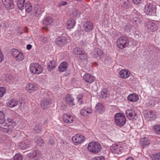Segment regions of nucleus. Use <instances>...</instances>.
Returning <instances> with one entry per match:
<instances>
[{"mask_svg":"<svg viewBox=\"0 0 160 160\" xmlns=\"http://www.w3.org/2000/svg\"><path fill=\"white\" fill-rule=\"evenodd\" d=\"M87 148L90 152L96 154L99 152L101 151L102 147V145L99 142L92 141L89 143Z\"/></svg>","mask_w":160,"mask_h":160,"instance_id":"1","label":"nucleus"},{"mask_svg":"<svg viewBox=\"0 0 160 160\" xmlns=\"http://www.w3.org/2000/svg\"><path fill=\"white\" fill-rule=\"evenodd\" d=\"M114 120L116 124L120 127L123 126L126 122V118L124 115L121 113H116L114 115Z\"/></svg>","mask_w":160,"mask_h":160,"instance_id":"2","label":"nucleus"},{"mask_svg":"<svg viewBox=\"0 0 160 160\" xmlns=\"http://www.w3.org/2000/svg\"><path fill=\"white\" fill-rule=\"evenodd\" d=\"M129 44L128 38L124 36L119 37L117 40V45L120 49H123L127 47Z\"/></svg>","mask_w":160,"mask_h":160,"instance_id":"3","label":"nucleus"},{"mask_svg":"<svg viewBox=\"0 0 160 160\" xmlns=\"http://www.w3.org/2000/svg\"><path fill=\"white\" fill-rule=\"evenodd\" d=\"M74 54L76 55L78 58L81 60H87L88 59L87 54L82 48L77 47L73 49Z\"/></svg>","mask_w":160,"mask_h":160,"instance_id":"4","label":"nucleus"},{"mask_svg":"<svg viewBox=\"0 0 160 160\" xmlns=\"http://www.w3.org/2000/svg\"><path fill=\"white\" fill-rule=\"evenodd\" d=\"M30 69L32 72L36 74H39L43 71L42 67L37 63H31L30 65Z\"/></svg>","mask_w":160,"mask_h":160,"instance_id":"5","label":"nucleus"},{"mask_svg":"<svg viewBox=\"0 0 160 160\" xmlns=\"http://www.w3.org/2000/svg\"><path fill=\"white\" fill-rule=\"evenodd\" d=\"M28 156L32 160H40L42 154L38 150H34L31 151L28 155Z\"/></svg>","mask_w":160,"mask_h":160,"instance_id":"6","label":"nucleus"},{"mask_svg":"<svg viewBox=\"0 0 160 160\" xmlns=\"http://www.w3.org/2000/svg\"><path fill=\"white\" fill-rule=\"evenodd\" d=\"M85 138L82 135L80 134H76L72 138V141L75 145H79L83 143Z\"/></svg>","mask_w":160,"mask_h":160,"instance_id":"7","label":"nucleus"},{"mask_svg":"<svg viewBox=\"0 0 160 160\" xmlns=\"http://www.w3.org/2000/svg\"><path fill=\"white\" fill-rule=\"evenodd\" d=\"M83 28V30L85 32H90L93 28V24L92 22L88 21L84 22Z\"/></svg>","mask_w":160,"mask_h":160,"instance_id":"8","label":"nucleus"},{"mask_svg":"<svg viewBox=\"0 0 160 160\" xmlns=\"http://www.w3.org/2000/svg\"><path fill=\"white\" fill-rule=\"evenodd\" d=\"M67 42V41L66 37L63 36L58 37L55 40V43L59 46H63L65 45Z\"/></svg>","mask_w":160,"mask_h":160,"instance_id":"9","label":"nucleus"},{"mask_svg":"<svg viewBox=\"0 0 160 160\" xmlns=\"http://www.w3.org/2000/svg\"><path fill=\"white\" fill-rule=\"evenodd\" d=\"M62 118L64 122L69 124L72 123L74 120V117L73 116L67 113H64Z\"/></svg>","mask_w":160,"mask_h":160,"instance_id":"10","label":"nucleus"},{"mask_svg":"<svg viewBox=\"0 0 160 160\" xmlns=\"http://www.w3.org/2000/svg\"><path fill=\"white\" fill-rule=\"evenodd\" d=\"M154 9L152 3H148L145 6V12L147 15H152L154 13Z\"/></svg>","mask_w":160,"mask_h":160,"instance_id":"11","label":"nucleus"},{"mask_svg":"<svg viewBox=\"0 0 160 160\" xmlns=\"http://www.w3.org/2000/svg\"><path fill=\"white\" fill-rule=\"evenodd\" d=\"M110 150L114 154H119L121 153L122 148L119 145L114 144L111 146Z\"/></svg>","mask_w":160,"mask_h":160,"instance_id":"12","label":"nucleus"},{"mask_svg":"<svg viewBox=\"0 0 160 160\" xmlns=\"http://www.w3.org/2000/svg\"><path fill=\"white\" fill-rule=\"evenodd\" d=\"M93 57L98 59H102L104 57V53L102 51L98 48H96L93 52Z\"/></svg>","mask_w":160,"mask_h":160,"instance_id":"13","label":"nucleus"},{"mask_svg":"<svg viewBox=\"0 0 160 160\" xmlns=\"http://www.w3.org/2000/svg\"><path fill=\"white\" fill-rule=\"evenodd\" d=\"M92 112L91 107H85L81 109L80 113L83 116L87 117L92 114Z\"/></svg>","mask_w":160,"mask_h":160,"instance_id":"14","label":"nucleus"},{"mask_svg":"<svg viewBox=\"0 0 160 160\" xmlns=\"http://www.w3.org/2000/svg\"><path fill=\"white\" fill-rule=\"evenodd\" d=\"M1 130L7 133L11 134L12 137H18V134L20 133L19 131L17 130H13L11 129H8L5 128H2Z\"/></svg>","mask_w":160,"mask_h":160,"instance_id":"15","label":"nucleus"},{"mask_svg":"<svg viewBox=\"0 0 160 160\" xmlns=\"http://www.w3.org/2000/svg\"><path fill=\"white\" fill-rule=\"evenodd\" d=\"M126 113L128 118L130 120H133L137 118V114L135 111L132 110H127Z\"/></svg>","mask_w":160,"mask_h":160,"instance_id":"16","label":"nucleus"},{"mask_svg":"<svg viewBox=\"0 0 160 160\" xmlns=\"http://www.w3.org/2000/svg\"><path fill=\"white\" fill-rule=\"evenodd\" d=\"M43 22L44 25L43 28L47 29L48 27L51 26L53 24L52 18L50 17H48L45 18L43 20Z\"/></svg>","mask_w":160,"mask_h":160,"instance_id":"17","label":"nucleus"},{"mask_svg":"<svg viewBox=\"0 0 160 160\" xmlns=\"http://www.w3.org/2000/svg\"><path fill=\"white\" fill-rule=\"evenodd\" d=\"M146 25L147 28L149 32H152L157 30L156 25L152 22H147Z\"/></svg>","mask_w":160,"mask_h":160,"instance_id":"18","label":"nucleus"},{"mask_svg":"<svg viewBox=\"0 0 160 160\" xmlns=\"http://www.w3.org/2000/svg\"><path fill=\"white\" fill-rule=\"evenodd\" d=\"M105 108L103 105L100 103L97 104L95 107V111L98 113L102 114L104 112Z\"/></svg>","mask_w":160,"mask_h":160,"instance_id":"19","label":"nucleus"},{"mask_svg":"<svg viewBox=\"0 0 160 160\" xmlns=\"http://www.w3.org/2000/svg\"><path fill=\"white\" fill-rule=\"evenodd\" d=\"M26 90L29 93H32L37 90V86L34 84L29 83L26 87Z\"/></svg>","mask_w":160,"mask_h":160,"instance_id":"20","label":"nucleus"},{"mask_svg":"<svg viewBox=\"0 0 160 160\" xmlns=\"http://www.w3.org/2000/svg\"><path fill=\"white\" fill-rule=\"evenodd\" d=\"M2 2L7 9H11L14 8V4L12 0H2Z\"/></svg>","mask_w":160,"mask_h":160,"instance_id":"21","label":"nucleus"},{"mask_svg":"<svg viewBox=\"0 0 160 160\" xmlns=\"http://www.w3.org/2000/svg\"><path fill=\"white\" fill-rule=\"evenodd\" d=\"M119 74V76L121 78L126 79L130 76V73L128 70L123 69L120 71Z\"/></svg>","mask_w":160,"mask_h":160,"instance_id":"22","label":"nucleus"},{"mask_svg":"<svg viewBox=\"0 0 160 160\" xmlns=\"http://www.w3.org/2000/svg\"><path fill=\"white\" fill-rule=\"evenodd\" d=\"M83 78L85 82L88 83H92L94 80V77L92 75L88 73L85 74Z\"/></svg>","mask_w":160,"mask_h":160,"instance_id":"23","label":"nucleus"},{"mask_svg":"<svg viewBox=\"0 0 160 160\" xmlns=\"http://www.w3.org/2000/svg\"><path fill=\"white\" fill-rule=\"evenodd\" d=\"M145 117L148 120H152L156 118V115L154 112L149 110L145 115Z\"/></svg>","mask_w":160,"mask_h":160,"instance_id":"24","label":"nucleus"},{"mask_svg":"<svg viewBox=\"0 0 160 160\" xmlns=\"http://www.w3.org/2000/svg\"><path fill=\"white\" fill-rule=\"evenodd\" d=\"M30 143L29 140L25 142H22L19 143V147L22 150H25L30 147Z\"/></svg>","mask_w":160,"mask_h":160,"instance_id":"25","label":"nucleus"},{"mask_svg":"<svg viewBox=\"0 0 160 160\" xmlns=\"http://www.w3.org/2000/svg\"><path fill=\"white\" fill-rule=\"evenodd\" d=\"M75 20L74 18L70 19L67 21V27L69 29L72 28L75 26Z\"/></svg>","mask_w":160,"mask_h":160,"instance_id":"26","label":"nucleus"},{"mask_svg":"<svg viewBox=\"0 0 160 160\" xmlns=\"http://www.w3.org/2000/svg\"><path fill=\"white\" fill-rule=\"evenodd\" d=\"M68 66L67 63L65 62H63L61 63L59 65L58 70L60 72H64L66 70Z\"/></svg>","mask_w":160,"mask_h":160,"instance_id":"27","label":"nucleus"},{"mask_svg":"<svg viewBox=\"0 0 160 160\" xmlns=\"http://www.w3.org/2000/svg\"><path fill=\"white\" fill-rule=\"evenodd\" d=\"M24 9L26 12L28 13L32 11V4L29 1H27V2L26 4Z\"/></svg>","mask_w":160,"mask_h":160,"instance_id":"28","label":"nucleus"},{"mask_svg":"<svg viewBox=\"0 0 160 160\" xmlns=\"http://www.w3.org/2000/svg\"><path fill=\"white\" fill-rule=\"evenodd\" d=\"M16 125V123L13 120L10 118L8 119L6 121L5 124L4 125L7 127L11 126L12 127H14Z\"/></svg>","mask_w":160,"mask_h":160,"instance_id":"29","label":"nucleus"},{"mask_svg":"<svg viewBox=\"0 0 160 160\" xmlns=\"http://www.w3.org/2000/svg\"><path fill=\"white\" fill-rule=\"evenodd\" d=\"M56 67L55 61L53 60L50 61L48 64L47 68L49 70L54 69Z\"/></svg>","mask_w":160,"mask_h":160,"instance_id":"30","label":"nucleus"},{"mask_svg":"<svg viewBox=\"0 0 160 160\" xmlns=\"http://www.w3.org/2000/svg\"><path fill=\"white\" fill-rule=\"evenodd\" d=\"M18 104L17 101H8L7 103V106L10 108L16 106Z\"/></svg>","mask_w":160,"mask_h":160,"instance_id":"31","label":"nucleus"},{"mask_svg":"<svg viewBox=\"0 0 160 160\" xmlns=\"http://www.w3.org/2000/svg\"><path fill=\"white\" fill-rule=\"evenodd\" d=\"M128 100H138L139 97L135 93L129 94L127 97Z\"/></svg>","mask_w":160,"mask_h":160,"instance_id":"32","label":"nucleus"},{"mask_svg":"<svg viewBox=\"0 0 160 160\" xmlns=\"http://www.w3.org/2000/svg\"><path fill=\"white\" fill-rule=\"evenodd\" d=\"M138 14V12L137 11L134 10L133 12L131 14V16H132V19L133 21L136 22L138 20L139 16Z\"/></svg>","mask_w":160,"mask_h":160,"instance_id":"33","label":"nucleus"},{"mask_svg":"<svg viewBox=\"0 0 160 160\" xmlns=\"http://www.w3.org/2000/svg\"><path fill=\"white\" fill-rule=\"evenodd\" d=\"M35 142L40 146H42L44 143V140L40 137H37L35 138Z\"/></svg>","mask_w":160,"mask_h":160,"instance_id":"34","label":"nucleus"},{"mask_svg":"<svg viewBox=\"0 0 160 160\" xmlns=\"http://www.w3.org/2000/svg\"><path fill=\"white\" fill-rule=\"evenodd\" d=\"M25 2V0H18L17 5L18 8L20 10H22L24 9V7L23 6V4Z\"/></svg>","mask_w":160,"mask_h":160,"instance_id":"35","label":"nucleus"},{"mask_svg":"<svg viewBox=\"0 0 160 160\" xmlns=\"http://www.w3.org/2000/svg\"><path fill=\"white\" fill-rule=\"evenodd\" d=\"M15 58L17 61H20L23 60L24 58V57L23 54L20 52Z\"/></svg>","mask_w":160,"mask_h":160,"instance_id":"36","label":"nucleus"},{"mask_svg":"<svg viewBox=\"0 0 160 160\" xmlns=\"http://www.w3.org/2000/svg\"><path fill=\"white\" fill-rule=\"evenodd\" d=\"M108 93L106 89H103L101 91V95L102 98L103 99H105L108 96Z\"/></svg>","mask_w":160,"mask_h":160,"instance_id":"37","label":"nucleus"},{"mask_svg":"<svg viewBox=\"0 0 160 160\" xmlns=\"http://www.w3.org/2000/svg\"><path fill=\"white\" fill-rule=\"evenodd\" d=\"M153 128L156 133L160 134V125H154Z\"/></svg>","mask_w":160,"mask_h":160,"instance_id":"38","label":"nucleus"},{"mask_svg":"<svg viewBox=\"0 0 160 160\" xmlns=\"http://www.w3.org/2000/svg\"><path fill=\"white\" fill-rule=\"evenodd\" d=\"M5 121V115L2 111H0V123L2 124Z\"/></svg>","mask_w":160,"mask_h":160,"instance_id":"39","label":"nucleus"},{"mask_svg":"<svg viewBox=\"0 0 160 160\" xmlns=\"http://www.w3.org/2000/svg\"><path fill=\"white\" fill-rule=\"evenodd\" d=\"M141 143L143 146L148 145L150 144V141L147 138L142 139L141 141Z\"/></svg>","mask_w":160,"mask_h":160,"instance_id":"40","label":"nucleus"},{"mask_svg":"<svg viewBox=\"0 0 160 160\" xmlns=\"http://www.w3.org/2000/svg\"><path fill=\"white\" fill-rule=\"evenodd\" d=\"M11 52L12 53V55L15 58L20 53V52L18 50L16 49H12L11 50Z\"/></svg>","mask_w":160,"mask_h":160,"instance_id":"41","label":"nucleus"},{"mask_svg":"<svg viewBox=\"0 0 160 160\" xmlns=\"http://www.w3.org/2000/svg\"><path fill=\"white\" fill-rule=\"evenodd\" d=\"M34 11L35 12V14L36 15H39L42 12L41 10V8H40L39 6L38 5L37 6V7H36L34 8Z\"/></svg>","mask_w":160,"mask_h":160,"instance_id":"42","label":"nucleus"},{"mask_svg":"<svg viewBox=\"0 0 160 160\" xmlns=\"http://www.w3.org/2000/svg\"><path fill=\"white\" fill-rule=\"evenodd\" d=\"M49 103L48 101H42L41 104V106L43 109L47 108Z\"/></svg>","mask_w":160,"mask_h":160,"instance_id":"43","label":"nucleus"},{"mask_svg":"<svg viewBox=\"0 0 160 160\" xmlns=\"http://www.w3.org/2000/svg\"><path fill=\"white\" fill-rule=\"evenodd\" d=\"M6 92V89L3 87H0V98L2 97Z\"/></svg>","mask_w":160,"mask_h":160,"instance_id":"44","label":"nucleus"},{"mask_svg":"<svg viewBox=\"0 0 160 160\" xmlns=\"http://www.w3.org/2000/svg\"><path fill=\"white\" fill-rule=\"evenodd\" d=\"M22 156L20 154H16L14 157V160H22Z\"/></svg>","mask_w":160,"mask_h":160,"instance_id":"45","label":"nucleus"},{"mask_svg":"<svg viewBox=\"0 0 160 160\" xmlns=\"http://www.w3.org/2000/svg\"><path fill=\"white\" fill-rule=\"evenodd\" d=\"M34 129L36 132H39L41 130L42 128L39 125H36Z\"/></svg>","mask_w":160,"mask_h":160,"instance_id":"46","label":"nucleus"},{"mask_svg":"<svg viewBox=\"0 0 160 160\" xmlns=\"http://www.w3.org/2000/svg\"><path fill=\"white\" fill-rule=\"evenodd\" d=\"M120 146H121V147L122 148V149H126L128 148V145L127 143H126L124 142H123L121 143V144L120 145Z\"/></svg>","mask_w":160,"mask_h":160,"instance_id":"47","label":"nucleus"},{"mask_svg":"<svg viewBox=\"0 0 160 160\" xmlns=\"http://www.w3.org/2000/svg\"><path fill=\"white\" fill-rule=\"evenodd\" d=\"M78 11L76 9L74 10L72 12V16L73 18H75L76 17H78Z\"/></svg>","mask_w":160,"mask_h":160,"instance_id":"48","label":"nucleus"},{"mask_svg":"<svg viewBox=\"0 0 160 160\" xmlns=\"http://www.w3.org/2000/svg\"><path fill=\"white\" fill-rule=\"evenodd\" d=\"M153 160H160V153L155 154L153 158Z\"/></svg>","mask_w":160,"mask_h":160,"instance_id":"49","label":"nucleus"},{"mask_svg":"<svg viewBox=\"0 0 160 160\" xmlns=\"http://www.w3.org/2000/svg\"><path fill=\"white\" fill-rule=\"evenodd\" d=\"M92 160H105V158L102 156H97L94 157Z\"/></svg>","mask_w":160,"mask_h":160,"instance_id":"50","label":"nucleus"},{"mask_svg":"<svg viewBox=\"0 0 160 160\" xmlns=\"http://www.w3.org/2000/svg\"><path fill=\"white\" fill-rule=\"evenodd\" d=\"M146 103L147 105L149 106H152L154 105L153 101H146Z\"/></svg>","mask_w":160,"mask_h":160,"instance_id":"51","label":"nucleus"},{"mask_svg":"<svg viewBox=\"0 0 160 160\" xmlns=\"http://www.w3.org/2000/svg\"><path fill=\"white\" fill-rule=\"evenodd\" d=\"M65 98L67 100H73L72 98V96L69 94H67Z\"/></svg>","mask_w":160,"mask_h":160,"instance_id":"52","label":"nucleus"},{"mask_svg":"<svg viewBox=\"0 0 160 160\" xmlns=\"http://www.w3.org/2000/svg\"><path fill=\"white\" fill-rule=\"evenodd\" d=\"M67 2L66 1H61L59 2L58 6L59 7L65 6L67 4Z\"/></svg>","mask_w":160,"mask_h":160,"instance_id":"53","label":"nucleus"},{"mask_svg":"<svg viewBox=\"0 0 160 160\" xmlns=\"http://www.w3.org/2000/svg\"><path fill=\"white\" fill-rule=\"evenodd\" d=\"M73 101H68L67 102V103L70 106H72L74 105Z\"/></svg>","mask_w":160,"mask_h":160,"instance_id":"54","label":"nucleus"},{"mask_svg":"<svg viewBox=\"0 0 160 160\" xmlns=\"http://www.w3.org/2000/svg\"><path fill=\"white\" fill-rule=\"evenodd\" d=\"M142 0H132L133 2L136 4H140Z\"/></svg>","mask_w":160,"mask_h":160,"instance_id":"55","label":"nucleus"},{"mask_svg":"<svg viewBox=\"0 0 160 160\" xmlns=\"http://www.w3.org/2000/svg\"><path fill=\"white\" fill-rule=\"evenodd\" d=\"M3 55L1 51L0 50V63H1L3 60Z\"/></svg>","mask_w":160,"mask_h":160,"instance_id":"56","label":"nucleus"},{"mask_svg":"<svg viewBox=\"0 0 160 160\" xmlns=\"http://www.w3.org/2000/svg\"><path fill=\"white\" fill-rule=\"evenodd\" d=\"M83 96H82V94H80V95H79L77 97V99H78V100H81V99H83Z\"/></svg>","mask_w":160,"mask_h":160,"instance_id":"57","label":"nucleus"},{"mask_svg":"<svg viewBox=\"0 0 160 160\" xmlns=\"http://www.w3.org/2000/svg\"><path fill=\"white\" fill-rule=\"evenodd\" d=\"M129 6L130 4L128 2H126L125 3L124 7H125L126 8H129Z\"/></svg>","mask_w":160,"mask_h":160,"instance_id":"58","label":"nucleus"},{"mask_svg":"<svg viewBox=\"0 0 160 160\" xmlns=\"http://www.w3.org/2000/svg\"><path fill=\"white\" fill-rule=\"evenodd\" d=\"M32 47V46L30 44H28L27 46V49L28 50H30Z\"/></svg>","mask_w":160,"mask_h":160,"instance_id":"59","label":"nucleus"},{"mask_svg":"<svg viewBox=\"0 0 160 160\" xmlns=\"http://www.w3.org/2000/svg\"><path fill=\"white\" fill-rule=\"evenodd\" d=\"M49 142V143L52 145H53L54 142V141L53 140H50Z\"/></svg>","mask_w":160,"mask_h":160,"instance_id":"60","label":"nucleus"},{"mask_svg":"<svg viewBox=\"0 0 160 160\" xmlns=\"http://www.w3.org/2000/svg\"><path fill=\"white\" fill-rule=\"evenodd\" d=\"M126 160H133V159L132 158L129 157L127 158Z\"/></svg>","mask_w":160,"mask_h":160,"instance_id":"61","label":"nucleus"},{"mask_svg":"<svg viewBox=\"0 0 160 160\" xmlns=\"http://www.w3.org/2000/svg\"><path fill=\"white\" fill-rule=\"evenodd\" d=\"M27 2V1H25V3H24L23 4V7H24V8L25 7V6H26V3Z\"/></svg>","mask_w":160,"mask_h":160,"instance_id":"62","label":"nucleus"},{"mask_svg":"<svg viewBox=\"0 0 160 160\" xmlns=\"http://www.w3.org/2000/svg\"><path fill=\"white\" fill-rule=\"evenodd\" d=\"M79 104H80L81 103V101H80V102H78Z\"/></svg>","mask_w":160,"mask_h":160,"instance_id":"63","label":"nucleus"},{"mask_svg":"<svg viewBox=\"0 0 160 160\" xmlns=\"http://www.w3.org/2000/svg\"><path fill=\"white\" fill-rule=\"evenodd\" d=\"M133 101V100H132V101Z\"/></svg>","mask_w":160,"mask_h":160,"instance_id":"64","label":"nucleus"}]
</instances>
